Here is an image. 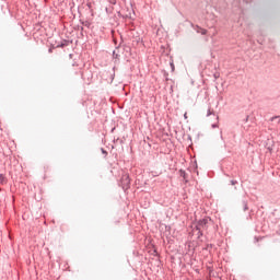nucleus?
I'll use <instances>...</instances> for the list:
<instances>
[{
    "label": "nucleus",
    "mask_w": 280,
    "mask_h": 280,
    "mask_svg": "<svg viewBox=\"0 0 280 280\" xmlns=\"http://www.w3.org/2000/svg\"><path fill=\"white\" fill-rule=\"evenodd\" d=\"M121 187L122 189H130V175L128 174L122 175Z\"/></svg>",
    "instance_id": "f257e3e1"
},
{
    "label": "nucleus",
    "mask_w": 280,
    "mask_h": 280,
    "mask_svg": "<svg viewBox=\"0 0 280 280\" xmlns=\"http://www.w3.org/2000/svg\"><path fill=\"white\" fill-rule=\"evenodd\" d=\"M207 222H208L207 219L199 221V226H207Z\"/></svg>",
    "instance_id": "f03ea898"
},
{
    "label": "nucleus",
    "mask_w": 280,
    "mask_h": 280,
    "mask_svg": "<svg viewBox=\"0 0 280 280\" xmlns=\"http://www.w3.org/2000/svg\"><path fill=\"white\" fill-rule=\"evenodd\" d=\"M200 34H202V36H206V34H207V30H205V28H200Z\"/></svg>",
    "instance_id": "7ed1b4c3"
},
{
    "label": "nucleus",
    "mask_w": 280,
    "mask_h": 280,
    "mask_svg": "<svg viewBox=\"0 0 280 280\" xmlns=\"http://www.w3.org/2000/svg\"><path fill=\"white\" fill-rule=\"evenodd\" d=\"M275 119H279V117H278V116L271 117V118H270V121H275Z\"/></svg>",
    "instance_id": "20e7f679"
},
{
    "label": "nucleus",
    "mask_w": 280,
    "mask_h": 280,
    "mask_svg": "<svg viewBox=\"0 0 280 280\" xmlns=\"http://www.w3.org/2000/svg\"><path fill=\"white\" fill-rule=\"evenodd\" d=\"M48 51H49V54H51V52L54 51V48H49V50H48Z\"/></svg>",
    "instance_id": "39448f33"
},
{
    "label": "nucleus",
    "mask_w": 280,
    "mask_h": 280,
    "mask_svg": "<svg viewBox=\"0 0 280 280\" xmlns=\"http://www.w3.org/2000/svg\"><path fill=\"white\" fill-rule=\"evenodd\" d=\"M57 47H65V44L58 45Z\"/></svg>",
    "instance_id": "423d86ee"
},
{
    "label": "nucleus",
    "mask_w": 280,
    "mask_h": 280,
    "mask_svg": "<svg viewBox=\"0 0 280 280\" xmlns=\"http://www.w3.org/2000/svg\"><path fill=\"white\" fill-rule=\"evenodd\" d=\"M102 152H103V154H107V152H106V151H104V149H102Z\"/></svg>",
    "instance_id": "0eeeda50"
},
{
    "label": "nucleus",
    "mask_w": 280,
    "mask_h": 280,
    "mask_svg": "<svg viewBox=\"0 0 280 280\" xmlns=\"http://www.w3.org/2000/svg\"><path fill=\"white\" fill-rule=\"evenodd\" d=\"M3 178H4L3 175H0V180H3Z\"/></svg>",
    "instance_id": "6e6552de"
},
{
    "label": "nucleus",
    "mask_w": 280,
    "mask_h": 280,
    "mask_svg": "<svg viewBox=\"0 0 280 280\" xmlns=\"http://www.w3.org/2000/svg\"><path fill=\"white\" fill-rule=\"evenodd\" d=\"M185 119H187V113L184 114Z\"/></svg>",
    "instance_id": "1a4fd4ad"
},
{
    "label": "nucleus",
    "mask_w": 280,
    "mask_h": 280,
    "mask_svg": "<svg viewBox=\"0 0 280 280\" xmlns=\"http://www.w3.org/2000/svg\"><path fill=\"white\" fill-rule=\"evenodd\" d=\"M246 209H248V207H247V206H245V211H246Z\"/></svg>",
    "instance_id": "9d476101"
},
{
    "label": "nucleus",
    "mask_w": 280,
    "mask_h": 280,
    "mask_svg": "<svg viewBox=\"0 0 280 280\" xmlns=\"http://www.w3.org/2000/svg\"><path fill=\"white\" fill-rule=\"evenodd\" d=\"M208 115H211V112H208Z\"/></svg>",
    "instance_id": "9b49d317"
}]
</instances>
